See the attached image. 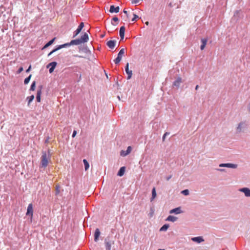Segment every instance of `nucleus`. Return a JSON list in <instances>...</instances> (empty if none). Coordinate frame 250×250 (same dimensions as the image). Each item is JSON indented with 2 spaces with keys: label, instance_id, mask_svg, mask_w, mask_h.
I'll use <instances>...</instances> for the list:
<instances>
[{
  "label": "nucleus",
  "instance_id": "obj_1",
  "mask_svg": "<svg viewBox=\"0 0 250 250\" xmlns=\"http://www.w3.org/2000/svg\"><path fill=\"white\" fill-rule=\"evenodd\" d=\"M87 26L86 31H85V29H84L83 31L79 33V48H80L81 44H84L89 41L88 33H89L90 27L89 24H87Z\"/></svg>",
  "mask_w": 250,
  "mask_h": 250
},
{
  "label": "nucleus",
  "instance_id": "obj_2",
  "mask_svg": "<svg viewBox=\"0 0 250 250\" xmlns=\"http://www.w3.org/2000/svg\"><path fill=\"white\" fill-rule=\"evenodd\" d=\"M50 162H51V158L49 156H47L46 151H43L41 157L40 168H43L45 169L48 166Z\"/></svg>",
  "mask_w": 250,
  "mask_h": 250
},
{
  "label": "nucleus",
  "instance_id": "obj_3",
  "mask_svg": "<svg viewBox=\"0 0 250 250\" xmlns=\"http://www.w3.org/2000/svg\"><path fill=\"white\" fill-rule=\"evenodd\" d=\"M78 45V39H76L75 40H72L70 42L66 43L63 44L59 45L57 46L55 48L53 49L48 55V56H49L52 54L57 51V50L61 49L64 47H69L70 45Z\"/></svg>",
  "mask_w": 250,
  "mask_h": 250
},
{
  "label": "nucleus",
  "instance_id": "obj_4",
  "mask_svg": "<svg viewBox=\"0 0 250 250\" xmlns=\"http://www.w3.org/2000/svg\"><path fill=\"white\" fill-rule=\"evenodd\" d=\"M79 53H83V55H79V58H86L90 55L91 52L88 48L87 46L84 44L80 45V48H79Z\"/></svg>",
  "mask_w": 250,
  "mask_h": 250
},
{
  "label": "nucleus",
  "instance_id": "obj_5",
  "mask_svg": "<svg viewBox=\"0 0 250 250\" xmlns=\"http://www.w3.org/2000/svg\"><path fill=\"white\" fill-rule=\"evenodd\" d=\"M248 124L246 122H240L236 128V133H240L241 132H244L248 128Z\"/></svg>",
  "mask_w": 250,
  "mask_h": 250
},
{
  "label": "nucleus",
  "instance_id": "obj_6",
  "mask_svg": "<svg viewBox=\"0 0 250 250\" xmlns=\"http://www.w3.org/2000/svg\"><path fill=\"white\" fill-rule=\"evenodd\" d=\"M105 250H111V246L114 244V240L112 238L107 237L104 240Z\"/></svg>",
  "mask_w": 250,
  "mask_h": 250
},
{
  "label": "nucleus",
  "instance_id": "obj_7",
  "mask_svg": "<svg viewBox=\"0 0 250 250\" xmlns=\"http://www.w3.org/2000/svg\"><path fill=\"white\" fill-rule=\"evenodd\" d=\"M125 54V49H121L118 54L117 57L114 60L115 64H118L122 60V56Z\"/></svg>",
  "mask_w": 250,
  "mask_h": 250
},
{
  "label": "nucleus",
  "instance_id": "obj_8",
  "mask_svg": "<svg viewBox=\"0 0 250 250\" xmlns=\"http://www.w3.org/2000/svg\"><path fill=\"white\" fill-rule=\"evenodd\" d=\"M240 192L244 193L245 196L247 197H250V189L248 188H242L238 189Z\"/></svg>",
  "mask_w": 250,
  "mask_h": 250
},
{
  "label": "nucleus",
  "instance_id": "obj_9",
  "mask_svg": "<svg viewBox=\"0 0 250 250\" xmlns=\"http://www.w3.org/2000/svg\"><path fill=\"white\" fill-rule=\"evenodd\" d=\"M219 167H226L229 168H236L237 167V165L236 164H231V163H222L220 164L219 165Z\"/></svg>",
  "mask_w": 250,
  "mask_h": 250
},
{
  "label": "nucleus",
  "instance_id": "obj_10",
  "mask_svg": "<svg viewBox=\"0 0 250 250\" xmlns=\"http://www.w3.org/2000/svg\"><path fill=\"white\" fill-rule=\"evenodd\" d=\"M33 205L32 204H30L28 205V206L27 207V212H26V214L27 216H30L31 218H32L33 217Z\"/></svg>",
  "mask_w": 250,
  "mask_h": 250
},
{
  "label": "nucleus",
  "instance_id": "obj_11",
  "mask_svg": "<svg viewBox=\"0 0 250 250\" xmlns=\"http://www.w3.org/2000/svg\"><path fill=\"white\" fill-rule=\"evenodd\" d=\"M132 150V147L131 146H128L127 148V149L126 151L125 150H121L120 152V155L123 157L126 156L128 154H129Z\"/></svg>",
  "mask_w": 250,
  "mask_h": 250
},
{
  "label": "nucleus",
  "instance_id": "obj_12",
  "mask_svg": "<svg viewBox=\"0 0 250 250\" xmlns=\"http://www.w3.org/2000/svg\"><path fill=\"white\" fill-rule=\"evenodd\" d=\"M191 240L196 243L199 244L201 242H204L205 240L202 236H197V237H192L191 238Z\"/></svg>",
  "mask_w": 250,
  "mask_h": 250
},
{
  "label": "nucleus",
  "instance_id": "obj_13",
  "mask_svg": "<svg viewBox=\"0 0 250 250\" xmlns=\"http://www.w3.org/2000/svg\"><path fill=\"white\" fill-rule=\"evenodd\" d=\"M125 71L126 74H127V80L130 79L132 75V72L131 70H129V64L128 63H127L125 66Z\"/></svg>",
  "mask_w": 250,
  "mask_h": 250
},
{
  "label": "nucleus",
  "instance_id": "obj_14",
  "mask_svg": "<svg viewBox=\"0 0 250 250\" xmlns=\"http://www.w3.org/2000/svg\"><path fill=\"white\" fill-rule=\"evenodd\" d=\"M181 83V78L179 77L177 78L176 80L173 83V88H175L176 89L178 88Z\"/></svg>",
  "mask_w": 250,
  "mask_h": 250
},
{
  "label": "nucleus",
  "instance_id": "obj_15",
  "mask_svg": "<svg viewBox=\"0 0 250 250\" xmlns=\"http://www.w3.org/2000/svg\"><path fill=\"white\" fill-rule=\"evenodd\" d=\"M182 212V211L181 210V207H178L174 208L172 209H171L169 211V213L170 214H178Z\"/></svg>",
  "mask_w": 250,
  "mask_h": 250
},
{
  "label": "nucleus",
  "instance_id": "obj_16",
  "mask_svg": "<svg viewBox=\"0 0 250 250\" xmlns=\"http://www.w3.org/2000/svg\"><path fill=\"white\" fill-rule=\"evenodd\" d=\"M116 42V41L110 40L106 42V45L110 49H113L115 46Z\"/></svg>",
  "mask_w": 250,
  "mask_h": 250
},
{
  "label": "nucleus",
  "instance_id": "obj_17",
  "mask_svg": "<svg viewBox=\"0 0 250 250\" xmlns=\"http://www.w3.org/2000/svg\"><path fill=\"white\" fill-rule=\"evenodd\" d=\"M120 8L119 6H115L113 5H112L110 7L109 12L110 13H118L119 11Z\"/></svg>",
  "mask_w": 250,
  "mask_h": 250
},
{
  "label": "nucleus",
  "instance_id": "obj_18",
  "mask_svg": "<svg viewBox=\"0 0 250 250\" xmlns=\"http://www.w3.org/2000/svg\"><path fill=\"white\" fill-rule=\"evenodd\" d=\"M125 28L124 26H122L120 28V36L121 37V40H123L124 39L125 32Z\"/></svg>",
  "mask_w": 250,
  "mask_h": 250
},
{
  "label": "nucleus",
  "instance_id": "obj_19",
  "mask_svg": "<svg viewBox=\"0 0 250 250\" xmlns=\"http://www.w3.org/2000/svg\"><path fill=\"white\" fill-rule=\"evenodd\" d=\"M100 233H100V230L99 229H96L95 231L94 234V241L95 242H97L98 241L99 236L100 235Z\"/></svg>",
  "mask_w": 250,
  "mask_h": 250
},
{
  "label": "nucleus",
  "instance_id": "obj_20",
  "mask_svg": "<svg viewBox=\"0 0 250 250\" xmlns=\"http://www.w3.org/2000/svg\"><path fill=\"white\" fill-rule=\"evenodd\" d=\"M208 42V39L207 38H204L201 39V45L200 46V49L201 50H203L204 49L207 43Z\"/></svg>",
  "mask_w": 250,
  "mask_h": 250
},
{
  "label": "nucleus",
  "instance_id": "obj_21",
  "mask_svg": "<svg viewBox=\"0 0 250 250\" xmlns=\"http://www.w3.org/2000/svg\"><path fill=\"white\" fill-rule=\"evenodd\" d=\"M125 167H120V168L119 169V170L118 171V173H117L118 176H120V177L123 176L124 174H125Z\"/></svg>",
  "mask_w": 250,
  "mask_h": 250
},
{
  "label": "nucleus",
  "instance_id": "obj_22",
  "mask_svg": "<svg viewBox=\"0 0 250 250\" xmlns=\"http://www.w3.org/2000/svg\"><path fill=\"white\" fill-rule=\"evenodd\" d=\"M48 65L51 66L49 70V72L52 73L54 71L56 66L57 65V62H50L48 64Z\"/></svg>",
  "mask_w": 250,
  "mask_h": 250
},
{
  "label": "nucleus",
  "instance_id": "obj_23",
  "mask_svg": "<svg viewBox=\"0 0 250 250\" xmlns=\"http://www.w3.org/2000/svg\"><path fill=\"white\" fill-rule=\"evenodd\" d=\"M87 24L84 25V23L83 22H81L80 23H79V33H80L82 31H83V30L84 29H85V31L87 30Z\"/></svg>",
  "mask_w": 250,
  "mask_h": 250
},
{
  "label": "nucleus",
  "instance_id": "obj_24",
  "mask_svg": "<svg viewBox=\"0 0 250 250\" xmlns=\"http://www.w3.org/2000/svg\"><path fill=\"white\" fill-rule=\"evenodd\" d=\"M56 39V38H54L53 39H52V40H51L50 41H49L48 42H47L44 46L43 47H42V50H43L46 48H47L48 47H49V46H50L51 45H52L53 42H54L55 40Z\"/></svg>",
  "mask_w": 250,
  "mask_h": 250
},
{
  "label": "nucleus",
  "instance_id": "obj_25",
  "mask_svg": "<svg viewBox=\"0 0 250 250\" xmlns=\"http://www.w3.org/2000/svg\"><path fill=\"white\" fill-rule=\"evenodd\" d=\"M62 188L59 184H56L55 187V195H58L61 192Z\"/></svg>",
  "mask_w": 250,
  "mask_h": 250
},
{
  "label": "nucleus",
  "instance_id": "obj_26",
  "mask_svg": "<svg viewBox=\"0 0 250 250\" xmlns=\"http://www.w3.org/2000/svg\"><path fill=\"white\" fill-rule=\"evenodd\" d=\"M41 94H42V89H41V87L39 89H38V90H37V95H36V101L38 102H41Z\"/></svg>",
  "mask_w": 250,
  "mask_h": 250
},
{
  "label": "nucleus",
  "instance_id": "obj_27",
  "mask_svg": "<svg viewBox=\"0 0 250 250\" xmlns=\"http://www.w3.org/2000/svg\"><path fill=\"white\" fill-rule=\"evenodd\" d=\"M177 219L178 218L176 217H175V216H172V215H169L167 217L166 220L168 221H171V222H174L176 221H177Z\"/></svg>",
  "mask_w": 250,
  "mask_h": 250
},
{
  "label": "nucleus",
  "instance_id": "obj_28",
  "mask_svg": "<svg viewBox=\"0 0 250 250\" xmlns=\"http://www.w3.org/2000/svg\"><path fill=\"white\" fill-rule=\"evenodd\" d=\"M83 163L84 164L85 170L86 171L88 169V168L89 167V163L87 162V161L86 159L83 160Z\"/></svg>",
  "mask_w": 250,
  "mask_h": 250
},
{
  "label": "nucleus",
  "instance_id": "obj_29",
  "mask_svg": "<svg viewBox=\"0 0 250 250\" xmlns=\"http://www.w3.org/2000/svg\"><path fill=\"white\" fill-rule=\"evenodd\" d=\"M157 194L155 188H153L152 189V197L151 198V201H152L156 197Z\"/></svg>",
  "mask_w": 250,
  "mask_h": 250
},
{
  "label": "nucleus",
  "instance_id": "obj_30",
  "mask_svg": "<svg viewBox=\"0 0 250 250\" xmlns=\"http://www.w3.org/2000/svg\"><path fill=\"white\" fill-rule=\"evenodd\" d=\"M169 226L168 224H164L160 229V231H166L168 228H169Z\"/></svg>",
  "mask_w": 250,
  "mask_h": 250
},
{
  "label": "nucleus",
  "instance_id": "obj_31",
  "mask_svg": "<svg viewBox=\"0 0 250 250\" xmlns=\"http://www.w3.org/2000/svg\"><path fill=\"white\" fill-rule=\"evenodd\" d=\"M34 99V96L33 95L28 97L27 100H28V105H29L30 103L33 101Z\"/></svg>",
  "mask_w": 250,
  "mask_h": 250
},
{
  "label": "nucleus",
  "instance_id": "obj_32",
  "mask_svg": "<svg viewBox=\"0 0 250 250\" xmlns=\"http://www.w3.org/2000/svg\"><path fill=\"white\" fill-rule=\"evenodd\" d=\"M32 77V75L30 74L28 77H27V78H26L24 80V84H27L29 83L30 79H31V78Z\"/></svg>",
  "mask_w": 250,
  "mask_h": 250
},
{
  "label": "nucleus",
  "instance_id": "obj_33",
  "mask_svg": "<svg viewBox=\"0 0 250 250\" xmlns=\"http://www.w3.org/2000/svg\"><path fill=\"white\" fill-rule=\"evenodd\" d=\"M119 21V19L116 16H115L112 19V21H111V23L112 25H115L116 24H114L113 23V22H118Z\"/></svg>",
  "mask_w": 250,
  "mask_h": 250
},
{
  "label": "nucleus",
  "instance_id": "obj_34",
  "mask_svg": "<svg viewBox=\"0 0 250 250\" xmlns=\"http://www.w3.org/2000/svg\"><path fill=\"white\" fill-rule=\"evenodd\" d=\"M35 87H36V82L34 81L32 82V83L31 85L30 90L34 91L35 89Z\"/></svg>",
  "mask_w": 250,
  "mask_h": 250
},
{
  "label": "nucleus",
  "instance_id": "obj_35",
  "mask_svg": "<svg viewBox=\"0 0 250 250\" xmlns=\"http://www.w3.org/2000/svg\"><path fill=\"white\" fill-rule=\"evenodd\" d=\"M181 193H182L183 195L187 196L189 195V190L187 189H184L181 191Z\"/></svg>",
  "mask_w": 250,
  "mask_h": 250
},
{
  "label": "nucleus",
  "instance_id": "obj_36",
  "mask_svg": "<svg viewBox=\"0 0 250 250\" xmlns=\"http://www.w3.org/2000/svg\"><path fill=\"white\" fill-rule=\"evenodd\" d=\"M133 16L134 17L132 18L131 20L132 21H136L137 19L139 18V17L135 14H133Z\"/></svg>",
  "mask_w": 250,
  "mask_h": 250
},
{
  "label": "nucleus",
  "instance_id": "obj_37",
  "mask_svg": "<svg viewBox=\"0 0 250 250\" xmlns=\"http://www.w3.org/2000/svg\"><path fill=\"white\" fill-rule=\"evenodd\" d=\"M169 134V132H165V134H164L163 137H162V140H163V141H164L165 139H166V137Z\"/></svg>",
  "mask_w": 250,
  "mask_h": 250
},
{
  "label": "nucleus",
  "instance_id": "obj_38",
  "mask_svg": "<svg viewBox=\"0 0 250 250\" xmlns=\"http://www.w3.org/2000/svg\"><path fill=\"white\" fill-rule=\"evenodd\" d=\"M23 70V68L21 66L19 67L18 70L17 71V74H20V73H21Z\"/></svg>",
  "mask_w": 250,
  "mask_h": 250
},
{
  "label": "nucleus",
  "instance_id": "obj_39",
  "mask_svg": "<svg viewBox=\"0 0 250 250\" xmlns=\"http://www.w3.org/2000/svg\"><path fill=\"white\" fill-rule=\"evenodd\" d=\"M46 153H47V156H49L50 158H51V151H50V149H48L47 152H46Z\"/></svg>",
  "mask_w": 250,
  "mask_h": 250
},
{
  "label": "nucleus",
  "instance_id": "obj_40",
  "mask_svg": "<svg viewBox=\"0 0 250 250\" xmlns=\"http://www.w3.org/2000/svg\"><path fill=\"white\" fill-rule=\"evenodd\" d=\"M78 35V28H77L75 31L74 32V35L73 36V37Z\"/></svg>",
  "mask_w": 250,
  "mask_h": 250
},
{
  "label": "nucleus",
  "instance_id": "obj_41",
  "mask_svg": "<svg viewBox=\"0 0 250 250\" xmlns=\"http://www.w3.org/2000/svg\"><path fill=\"white\" fill-rule=\"evenodd\" d=\"M31 69V65H30L29 66V67L26 69V73H29Z\"/></svg>",
  "mask_w": 250,
  "mask_h": 250
},
{
  "label": "nucleus",
  "instance_id": "obj_42",
  "mask_svg": "<svg viewBox=\"0 0 250 250\" xmlns=\"http://www.w3.org/2000/svg\"><path fill=\"white\" fill-rule=\"evenodd\" d=\"M50 138L49 137H47L46 139L45 140V144H48L49 143V140Z\"/></svg>",
  "mask_w": 250,
  "mask_h": 250
},
{
  "label": "nucleus",
  "instance_id": "obj_43",
  "mask_svg": "<svg viewBox=\"0 0 250 250\" xmlns=\"http://www.w3.org/2000/svg\"><path fill=\"white\" fill-rule=\"evenodd\" d=\"M77 133V131L74 130L72 135V137H74L76 135Z\"/></svg>",
  "mask_w": 250,
  "mask_h": 250
},
{
  "label": "nucleus",
  "instance_id": "obj_44",
  "mask_svg": "<svg viewBox=\"0 0 250 250\" xmlns=\"http://www.w3.org/2000/svg\"><path fill=\"white\" fill-rule=\"evenodd\" d=\"M171 175H169L168 176H167V178H166V180L167 181H168L171 178Z\"/></svg>",
  "mask_w": 250,
  "mask_h": 250
},
{
  "label": "nucleus",
  "instance_id": "obj_45",
  "mask_svg": "<svg viewBox=\"0 0 250 250\" xmlns=\"http://www.w3.org/2000/svg\"><path fill=\"white\" fill-rule=\"evenodd\" d=\"M217 170L218 171H225V169H218Z\"/></svg>",
  "mask_w": 250,
  "mask_h": 250
},
{
  "label": "nucleus",
  "instance_id": "obj_46",
  "mask_svg": "<svg viewBox=\"0 0 250 250\" xmlns=\"http://www.w3.org/2000/svg\"><path fill=\"white\" fill-rule=\"evenodd\" d=\"M199 88V85H197L196 86H195V90H197Z\"/></svg>",
  "mask_w": 250,
  "mask_h": 250
},
{
  "label": "nucleus",
  "instance_id": "obj_47",
  "mask_svg": "<svg viewBox=\"0 0 250 250\" xmlns=\"http://www.w3.org/2000/svg\"><path fill=\"white\" fill-rule=\"evenodd\" d=\"M123 12H124V13L125 14L127 15V12L126 11H125V10H124V11H123Z\"/></svg>",
  "mask_w": 250,
  "mask_h": 250
},
{
  "label": "nucleus",
  "instance_id": "obj_48",
  "mask_svg": "<svg viewBox=\"0 0 250 250\" xmlns=\"http://www.w3.org/2000/svg\"><path fill=\"white\" fill-rule=\"evenodd\" d=\"M238 13V11H236L234 15V16H235L236 14H237Z\"/></svg>",
  "mask_w": 250,
  "mask_h": 250
},
{
  "label": "nucleus",
  "instance_id": "obj_49",
  "mask_svg": "<svg viewBox=\"0 0 250 250\" xmlns=\"http://www.w3.org/2000/svg\"><path fill=\"white\" fill-rule=\"evenodd\" d=\"M248 110L249 111V112H250V103L249 106L248 107Z\"/></svg>",
  "mask_w": 250,
  "mask_h": 250
},
{
  "label": "nucleus",
  "instance_id": "obj_50",
  "mask_svg": "<svg viewBox=\"0 0 250 250\" xmlns=\"http://www.w3.org/2000/svg\"><path fill=\"white\" fill-rule=\"evenodd\" d=\"M146 24L148 25V21H146Z\"/></svg>",
  "mask_w": 250,
  "mask_h": 250
},
{
  "label": "nucleus",
  "instance_id": "obj_51",
  "mask_svg": "<svg viewBox=\"0 0 250 250\" xmlns=\"http://www.w3.org/2000/svg\"><path fill=\"white\" fill-rule=\"evenodd\" d=\"M158 250H165L164 249H158Z\"/></svg>",
  "mask_w": 250,
  "mask_h": 250
},
{
  "label": "nucleus",
  "instance_id": "obj_52",
  "mask_svg": "<svg viewBox=\"0 0 250 250\" xmlns=\"http://www.w3.org/2000/svg\"><path fill=\"white\" fill-rule=\"evenodd\" d=\"M80 78H81V75L79 76V80L80 79Z\"/></svg>",
  "mask_w": 250,
  "mask_h": 250
}]
</instances>
